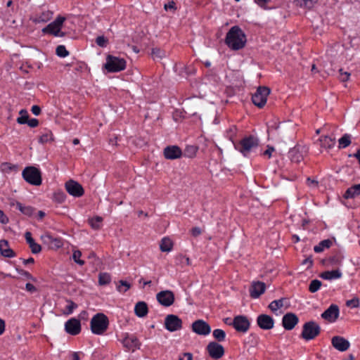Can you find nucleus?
Masks as SVG:
<instances>
[{
	"instance_id": "obj_41",
	"label": "nucleus",
	"mask_w": 360,
	"mask_h": 360,
	"mask_svg": "<svg viewBox=\"0 0 360 360\" xmlns=\"http://www.w3.org/2000/svg\"><path fill=\"white\" fill-rule=\"evenodd\" d=\"M110 276L108 273H101L98 276V283L101 285H105L110 282Z\"/></svg>"
},
{
	"instance_id": "obj_46",
	"label": "nucleus",
	"mask_w": 360,
	"mask_h": 360,
	"mask_svg": "<svg viewBox=\"0 0 360 360\" xmlns=\"http://www.w3.org/2000/svg\"><path fill=\"white\" fill-rule=\"evenodd\" d=\"M151 55L154 59L155 58H162L165 56V53L164 51L161 50L158 48H154L152 49Z\"/></svg>"
},
{
	"instance_id": "obj_44",
	"label": "nucleus",
	"mask_w": 360,
	"mask_h": 360,
	"mask_svg": "<svg viewBox=\"0 0 360 360\" xmlns=\"http://www.w3.org/2000/svg\"><path fill=\"white\" fill-rule=\"evenodd\" d=\"M214 338L219 342L224 341L226 337L225 332L221 329H215L213 331Z\"/></svg>"
},
{
	"instance_id": "obj_31",
	"label": "nucleus",
	"mask_w": 360,
	"mask_h": 360,
	"mask_svg": "<svg viewBox=\"0 0 360 360\" xmlns=\"http://www.w3.org/2000/svg\"><path fill=\"white\" fill-rule=\"evenodd\" d=\"M17 209H18L22 214L31 216L33 213V208L31 206H25L19 202L13 204Z\"/></svg>"
},
{
	"instance_id": "obj_17",
	"label": "nucleus",
	"mask_w": 360,
	"mask_h": 360,
	"mask_svg": "<svg viewBox=\"0 0 360 360\" xmlns=\"http://www.w3.org/2000/svg\"><path fill=\"white\" fill-rule=\"evenodd\" d=\"M65 331L71 335H77L81 332V324L79 320L72 318L65 323Z\"/></svg>"
},
{
	"instance_id": "obj_27",
	"label": "nucleus",
	"mask_w": 360,
	"mask_h": 360,
	"mask_svg": "<svg viewBox=\"0 0 360 360\" xmlns=\"http://www.w3.org/2000/svg\"><path fill=\"white\" fill-rule=\"evenodd\" d=\"M342 276V273L340 270H332L322 272L320 277L325 280H333L340 278Z\"/></svg>"
},
{
	"instance_id": "obj_2",
	"label": "nucleus",
	"mask_w": 360,
	"mask_h": 360,
	"mask_svg": "<svg viewBox=\"0 0 360 360\" xmlns=\"http://www.w3.org/2000/svg\"><path fill=\"white\" fill-rule=\"evenodd\" d=\"M230 140L234 143L232 135H230ZM233 144L236 150L244 156H247L250 151L259 146V139L254 136H248L243 138L238 144Z\"/></svg>"
},
{
	"instance_id": "obj_37",
	"label": "nucleus",
	"mask_w": 360,
	"mask_h": 360,
	"mask_svg": "<svg viewBox=\"0 0 360 360\" xmlns=\"http://www.w3.org/2000/svg\"><path fill=\"white\" fill-rule=\"evenodd\" d=\"M103 221V218L101 217H96L89 219V224L92 229L98 230L101 228Z\"/></svg>"
},
{
	"instance_id": "obj_23",
	"label": "nucleus",
	"mask_w": 360,
	"mask_h": 360,
	"mask_svg": "<svg viewBox=\"0 0 360 360\" xmlns=\"http://www.w3.org/2000/svg\"><path fill=\"white\" fill-rule=\"evenodd\" d=\"M164 156L167 160L178 159L182 156L183 152L177 146H169L164 149Z\"/></svg>"
},
{
	"instance_id": "obj_52",
	"label": "nucleus",
	"mask_w": 360,
	"mask_h": 360,
	"mask_svg": "<svg viewBox=\"0 0 360 360\" xmlns=\"http://www.w3.org/2000/svg\"><path fill=\"white\" fill-rule=\"evenodd\" d=\"M53 135L51 132H47L42 134L39 138V141L41 143H47L53 139Z\"/></svg>"
},
{
	"instance_id": "obj_22",
	"label": "nucleus",
	"mask_w": 360,
	"mask_h": 360,
	"mask_svg": "<svg viewBox=\"0 0 360 360\" xmlns=\"http://www.w3.org/2000/svg\"><path fill=\"white\" fill-rule=\"evenodd\" d=\"M339 316V307L336 304H331L322 314L321 318L328 322H334Z\"/></svg>"
},
{
	"instance_id": "obj_57",
	"label": "nucleus",
	"mask_w": 360,
	"mask_h": 360,
	"mask_svg": "<svg viewBox=\"0 0 360 360\" xmlns=\"http://www.w3.org/2000/svg\"><path fill=\"white\" fill-rule=\"evenodd\" d=\"M179 360H193V354L190 352H185L179 356Z\"/></svg>"
},
{
	"instance_id": "obj_7",
	"label": "nucleus",
	"mask_w": 360,
	"mask_h": 360,
	"mask_svg": "<svg viewBox=\"0 0 360 360\" xmlns=\"http://www.w3.org/2000/svg\"><path fill=\"white\" fill-rule=\"evenodd\" d=\"M126 67V61L123 58L108 56L105 64V69L110 72L123 70Z\"/></svg>"
},
{
	"instance_id": "obj_49",
	"label": "nucleus",
	"mask_w": 360,
	"mask_h": 360,
	"mask_svg": "<svg viewBox=\"0 0 360 360\" xmlns=\"http://www.w3.org/2000/svg\"><path fill=\"white\" fill-rule=\"evenodd\" d=\"M56 54L60 57H66L69 55V52L63 45L58 46L56 50Z\"/></svg>"
},
{
	"instance_id": "obj_8",
	"label": "nucleus",
	"mask_w": 360,
	"mask_h": 360,
	"mask_svg": "<svg viewBox=\"0 0 360 360\" xmlns=\"http://www.w3.org/2000/svg\"><path fill=\"white\" fill-rule=\"evenodd\" d=\"M65 20V18L64 17H57L53 22L49 24L42 30L43 32L50 33L56 37H64L65 33L60 32V30Z\"/></svg>"
},
{
	"instance_id": "obj_33",
	"label": "nucleus",
	"mask_w": 360,
	"mask_h": 360,
	"mask_svg": "<svg viewBox=\"0 0 360 360\" xmlns=\"http://www.w3.org/2000/svg\"><path fill=\"white\" fill-rule=\"evenodd\" d=\"M173 243L172 240L168 238H164L162 239L160 248L162 252H170L172 249Z\"/></svg>"
},
{
	"instance_id": "obj_45",
	"label": "nucleus",
	"mask_w": 360,
	"mask_h": 360,
	"mask_svg": "<svg viewBox=\"0 0 360 360\" xmlns=\"http://www.w3.org/2000/svg\"><path fill=\"white\" fill-rule=\"evenodd\" d=\"M130 287L131 285L128 282L122 280L120 281L119 285H117V288L119 292H125L130 288Z\"/></svg>"
},
{
	"instance_id": "obj_56",
	"label": "nucleus",
	"mask_w": 360,
	"mask_h": 360,
	"mask_svg": "<svg viewBox=\"0 0 360 360\" xmlns=\"http://www.w3.org/2000/svg\"><path fill=\"white\" fill-rule=\"evenodd\" d=\"M339 72V79L341 82H346L349 79L350 74L348 72H343L342 69H340Z\"/></svg>"
},
{
	"instance_id": "obj_35",
	"label": "nucleus",
	"mask_w": 360,
	"mask_h": 360,
	"mask_svg": "<svg viewBox=\"0 0 360 360\" xmlns=\"http://www.w3.org/2000/svg\"><path fill=\"white\" fill-rule=\"evenodd\" d=\"M332 245V241L329 239L321 241L319 245H316L314 248V252H321L325 248H329Z\"/></svg>"
},
{
	"instance_id": "obj_48",
	"label": "nucleus",
	"mask_w": 360,
	"mask_h": 360,
	"mask_svg": "<svg viewBox=\"0 0 360 360\" xmlns=\"http://www.w3.org/2000/svg\"><path fill=\"white\" fill-rule=\"evenodd\" d=\"M176 260L178 261V264L181 266H189L191 265V260L188 257L184 256L182 255H179L176 257Z\"/></svg>"
},
{
	"instance_id": "obj_28",
	"label": "nucleus",
	"mask_w": 360,
	"mask_h": 360,
	"mask_svg": "<svg viewBox=\"0 0 360 360\" xmlns=\"http://www.w3.org/2000/svg\"><path fill=\"white\" fill-rule=\"evenodd\" d=\"M360 195V184H355L350 188H349L345 193L344 194V198H354L356 196Z\"/></svg>"
},
{
	"instance_id": "obj_60",
	"label": "nucleus",
	"mask_w": 360,
	"mask_h": 360,
	"mask_svg": "<svg viewBox=\"0 0 360 360\" xmlns=\"http://www.w3.org/2000/svg\"><path fill=\"white\" fill-rule=\"evenodd\" d=\"M25 289L30 292H34L37 291L36 287L32 283H27L25 285Z\"/></svg>"
},
{
	"instance_id": "obj_36",
	"label": "nucleus",
	"mask_w": 360,
	"mask_h": 360,
	"mask_svg": "<svg viewBox=\"0 0 360 360\" xmlns=\"http://www.w3.org/2000/svg\"><path fill=\"white\" fill-rule=\"evenodd\" d=\"M197 151H198V148L196 146H187L186 147L182 155L189 158H193V157L195 156Z\"/></svg>"
},
{
	"instance_id": "obj_14",
	"label": "nucleus",
	"mask_w": 360,
	"mask_h": 360,
	"mask_svg": "<svg viewBox=\"0 0 360 360\" xmlns=\"http://www.w3.org/2000/svg\"><path fill=\"white\" fill-rule=\"evenodd\" d=\"M207 351L214 359H219L224 354L223 346L216 342H210L207 346Z\"/></svg>"
},
{
	"instance_id": "obj_63",
	"label": "nucleus",
	"mask_w": 360,
	"mask_h": 360,
	"mask_svg": "<svg viewBox=\"0 0 360 360\" xmlns=\"http://www.w3.org/2000/svg\"><path fill=\"white\" fill-rule=\"evenodd\" d=\"M201 230L200 228L198 227H194L191 229V234L194 236V237H197L198 236H200L201 234Z\"/></svg>"
},
{
	"instance_id": "obj_40",
	"label": "nucleus",
	"mask_w": 360,
	"mask_h": 360,
	"mask_svg": "<svg viewBox=\"0 0 360 360\" xmlns=\"http://www.w3.org/2000/svg\"><path fill=\"white\" fill-rule=\"evenodd\" d=\"M322 285L321 281L317 279L312 280L309 286V290L314 293L317 292Z\"/></svg>"
},
{
	"instance_id": "obj_9",
	"label": "nucleus",
	"mask_w": 360,
	"mask_h": 360,
	"mask_svg": "<svg viewBox=\"0 0 360 360\" xmlns=\"http://www.w3.org/2000/svg\"><path fill=\"white\" fill-rule=\"evenodd\" d=\"M269 94L270 89L268 87L259 86L252 95V103L259 108H262L266 104Z\"/></svg>"
},
{
	"instance_id": "obj_50",
	"label": "nucleus",
	"mask_w": 360,
	"mask_h": 360,
	"mask_svg": "<svg viewBox=\"0 0 360 360\" xmlns=\"http://www.w3.org/2000/svg\"><path fill=\"white\" fill-rule=\"evenodd\" d=\"M82 256V252L79 250H75L72 254V259L73 260L80 266H82L84 264V261L80 259V257Z\"/></svg>"
},
{
	"instance_id": "obj_43",
	"label": "nucleus",
	"mask_w": 360,
	"mask_h": 360,
	"mask_svg": "<svg viewBox=\"0 0 360 360\" xmlns=\"http://www.w3.org/2000/svg\"><path fill=\"white\" fill-rule=\"evenodd\" d=\"M295 4L300 7L311 8L314 5V0H295Z\"/></svg>"
},
{
	"instance_id": "obj_62",
	"label": "nucleus",
	"mask_w": 360,
	"mask_h": 360,
	"mask_svg": "<svg viewBox=\"0 0 360 360\" xmlns=\"http://www.w3.org/2000/svg\"><path fill=\"white\" fill-rule=\"evenodd\" d=\"M31 111L34 115H39L41 113V108L39 105H33Z\"/></svg>"
},
{
	"instance_id": "obj_59",
	"label": "nucleus",
	"mask_w": 360,
	"mask_h": 360,
	"mask_svg": "<svg viewBox=\"0 0 360 360\" xmlns=\"http://www.w3.org/2000/svg\"><path fill=\"white\" fill-rule=\"evenodd\" d=\"M275 150L273 146H268L267 149L263 153L264 155L268 156L269 158L271 157L272 153Z\"/></svg>"
},
{
	"instance_id": "obj_24",
	"label": "nucleus",
	"mask_w": 360,
	"mask_h": 360,
	"mask_svg": "<svg viewBox=\"0 0 360 360\" xmlns=\"http://www.w3.org/2000/svg\"><path fill=\"white\" fill-rule=\"evenodd\" d=\"M331 344L334 348L340 352L347 351L350 346L349 342L341 336L333 337Z\"/></svg>"
},
{
	"instance_id": "obj_55",
	"label": "nucleus",
	"mask_w": 360,
	"mask_h": 360,
	"mask_svg": "<svg viewBox=\"0 0 360 360\" xmlns=\"http://www.w3.org/2000/svg\"><path fill=\"white\" fill-rule=\"evenodd\" d=\"M96 44L101 47H105L108 44V40L103 36H99L96 39Z\"/></svg>"
},
{
	"instance_id": "obj_25",
	"label": "nucleus",
	"mask_w": 360,
	"mask_h": 360,
	"mask_svg": "<svg viewBox=\"0 0 360 360\" xmlns=\"http://www.w3.org/2000/svg\"><path fill=\"white\" fill-rule=\"evenodd\" d=\"M0 254L5 257H14L15 253L10 248L8 240H0Z\"/></svg>"
},
{
	"instance_id": "obj_11",
	"label": "nucleus",
	"mask_w": 360,
	"mask_h": 360,
	"mask_svg": "<svg viewBox=\"0 0 360 360\" xmlns=\"http://www.w3.org/2000/svg\"><path fill=\"white\" fill-rule=\"evenodd\" d=\"M165 327L169 332L181 329L182 321L176 315L169 314L165 319Z\"/></svg>"
},
{
	"instance_id": "obj_13",
	"label": "nucleus",
	"mask_w": 360,
	"mask_h": 360,
	"mask_svg": "<svg viewBox=\"0 0 360 360\" xmlns=\"http://www.w3.org/2000/svg\"><path fill=\"white\" fill-rule=\"evenodd\" d=\"M65 189L70 195L77 198L82 196L84 193L82 185L74 180L65 183Z\"/></svg>"
},
{
	"instance_id": "obj_39",
	"label": "nucleus",
	"mask_w": 360,
	"mask_h": 360,
	"mask_svg": "<svg viewBox=\"0 0 360 360\" xmlns=\"http://www.w3.org/2000/svg\"><path fill=\"white\" fill-rule=\"evenodd\" d=\"M339 148H345L350 145L351 143V136L349 134H345L342 137H341L339 141Z\"/></svg>"
},
{
	"instance_id": "obj_47",
	"label": "nucleus",
	"mask_w": 360,
	"mask_h": 360,
	"mask_svg": "<svg viewBox=\"0 0 360 360\" xmlns=\"http://www.w3.org/2000/svg\"><path fill=\"white\" fill-rule=\"evenodd\" d=\"M65 198H66V195L63 191L56 192L53 195V200L58 203L63 202L65 201Z\"/></svg>"
},
{
	"instance_id": "obj_58",
	"label": "nucleus",
	"mask_w": 360,
	"mask_h": 360,
	"mask_svg": "<svg viewBox=\"0 0 360 360\" xmlns=\"http://www.w3.org/2000/svg\"><path fill=\"white\" fill-rule=\"evenodd\" d=\"M26 124H27L30 127L34 128L39 125V121L35 118H32L30 120L28 119V122H27Z\"/></svg>"
},
{
	"instance_id": "obj_19",
	"label": "nucleus",
	"mask_w": 360,
	"mask_h": 360,
	"mask_svg": "<svg viewBox=\"0 0 360 360\" xmlns=\"http://www.w3.org/2000/svg\"><path fill=\"white\" fill-rule=\"evenodd\" d=\"M232 326L237 331L245 333L250 328V322L247 317L237 316L234 318Z\"/></svg>"
},
{
	"instance_id": "obj_26",
	"label": "nucleus",
	"mask_w": 360,
	"mask_h": 360,
	"mask_svg": "<svg viewBox=\"0 0 360 360\" xmlns=\"http://www.w3.org/2000/svg\"><path fill=\"white\" fill-rule=\"evenodd\" d=\"M148 312V305L145 302H138L134 307L135 314L141 318L145 317Z\"/></svg>"
},
{
	"instance_id": "obj_54",
	"label": "nucleus",
	"mask_w": 360,
	"mask_h": 360,
	"mask_svg": "<svg viewBox=\"0 0 360 360\" xmlns=\"http://www.w3.org/2000/svg\"><path fill=\"white\" fill-rule=\"evenodd\" d=\"M0 168L3 172H9L11 170L15 168V166L8 162H4L1 165Z\"/></svg>"
},
{
	"instance_id": "obj_1",
	"label": "nucleus",
	"mask_w": 360,
	"mask_h": 360,
	"mask_svg": "<svg viewBox=\"0 0 360 360\" xmlns=\"http://www.w3.org/2000/svg\"><path fill=\"white\" fill-rule=\"evenodd\" d=\"M246 35L237 25L232 27L226 34L225 44L232 50H240L246 44Z\"/></svg>"
},
{
	"instance_id": "obj_5",
	"label": "nucleus",
	"mask_w": 360,
	"mask_h": 360,
	"mask_svg": "<svg viewBox=\"0 0 360 360\" xmlns=\"http://www.w3.org/2000/svg\"><path fill=\"white\" fill-rule=\"evenodd\" d=\"M321 333L320 326L315 321L306 322L302 327L301 338L309 341L316 338Z\"/></svg>"
},
{
	"instance_id": "obj_42",
	"label": "nucleus",
	"mask_w": 360,
	"mask_h": 360,
	"mask_svg": "<svg viewBox=\"0 0 360 360\" xmlns=\"http://www.w3.org/2000/svg\"><path fill=\"white\" fill-rule=\"evenodd\" d=\"M66 302H68V305L66 306L63 314L70 315L73 312L74 309L77 307V304L70 300H67Z\"/></svg>"
},
{
	"instance_id": "obj_18",
	"label": "nucleus",
	"mask_w": 360,
	"mask_h": 360,
	"mask_svg": "<svg viewBox=\"0 0 360 360\" xmlns=\"http://www.w3.org/2000/svg\"><path fill=\"white\" fill-rule=\"evenodd\" d=\"M298 321L297 316L294 313L289 312L283 316L282 326L285 330H290L295 328Z\"/></svg>"
},
{
	"instance_id": "obj_20",
	"label": "nucleus",
	"mask_w": 360,
	"mask_h": 360,
	"mask_svg": "<svg viewBox=\"0 0 360 360\" xmlns=\"http://www.w3.org/2000/svg\"><path fill=\"white\" fill-rule=\"evenodd\" d=\"M258 326L263 330H270L274 326V319L267 314H260L257 318Z\"/></svg>"
},
{
	"instance_id": "obj_10",
	"label": "nucleus",
	"mask_w": 360,
	"mask_h": 360,
	"mask_svg": "<svg viewBox=\"0 0 360 360\" xmlns=\"http://www.w3.org/2000/svg\"><path fill=\"white\" fill-rule=\"evenodd\" d=\"M307 150L304 146L297 144L288 152V158L292 162L300 163L304 160Z\"/></svg>"
},
{
	"instance_id": "obj_53",
	"label": "nucleus",
	"mask_w": 360,
	"mask_h": 360,
	"mask_svg": "<svg viewBox=\"0 0 360 360\" xmlns=\"http://www.w3.org/2000/svg\"><path fill=\"white\" fill-rule=\"evenodd\" d=\"M29 246L33 254H37L40 252L41 250V245L35 243V241H34L33 243H30Z\"/></svg>"
},
{
	"instance_id": "obj_30",
	"label": "nucleus",
	"mask_w": 360,
	"mask_h": 360,
	"mask_svg": "<svg viewBox=\"0 0 360 360\" xmlns=\"http://www.w3.org/2000/svg\"><path fill=\"white\" fill-rule=\"evenodd\" d=\"M53 16V12L50 11H46L42 12L39 15L37 16L34 19V22L36 23L46 22L49 21Z\"/></svg>"
},
{
	"instance_id": "obj_21",
	"label": "nucleus",
	"mask_w": 360,
	"mask_h": 360,
	"mask_svg": "<svg viewBox=\"0 0 360 360\" xmlns=\"http://www.w3.org/2000/svg\"><path fill=\"white\" fill-rule=\"evenodd\" d=\"M266 290V285L261 281H254L250 287V295L252 298L257 299L262 295Z\"/></svg>"
},
{
	"instance_id": "obj_16",
	"label": "nucleus",
	"mask_w": 360,
	"mask_h": 360,
	"mask_svg": "<svg viewBox=\"0 0 360 360\" xmlns=\"http://www.w3.org/2000/svg\"><path fill=\"white\" fill-rule=\"evenodd\" d=\"M123 346L129 351L134 352L140 348L141 343L134 335L126 334L122 341Z\"/></svg>"
},
{
	"instance_id": "obj_6",
	"label": "nucleus",
	"mask_w": 360,
	"mask_h": 360,
	"mask_svg": "<svg viewBox=\"0 0 360 360\" xmlns=\"http://www.w3.org/2000/svg\"><path fill=\"white\" fill-rule=\"evenodd\" d=\"M24 179L29 184L34 186L41 184V176L40 171L32 166L27 167L22 171Z\"/></svg>"
},
{
	"instance_id": "obj_32",
	"label": "nucleus",
	"mask_w": 360,
	"mask_h": 360,
	"mask_svg": "<svg viewBox=\"0 0 360 360\" xmlns=\"http://www.w3.org/2000/svg\"><path fill=\"white\" fill-rule=\"evenodd\" d=\"M319 141L321 142V146L326 148H331L335 143V139H332L327 136L321 137Z\"/></svg>"
},
{
	"instance_id": "obj_38",
	"label": "nucleus",
	"mask_w": 360,
	"mask_h": 360,
	"mask_svg": "<svg viewBox=\"0 0 360 360\" xmlns=\"http://www.w3.org/2000/svg\"><path fill=\"white\" fill-rule=\"evenodd\" d=\"M20 117L17 118V122L20 124H24L28 122L29 115L25 109H22L19 112Z\"/></svg>"
},
{
	"instance_id": "obj_3",
	"label": "nucleus",
	"mask_w": 360,
	"mask_h": 360,
	"mask_svg": "<svg viewBox=\"0 0 360 360\" xmlns=\"http://www.w3.org/2000/svg\"><path fill=\"white\" fill-rule=\"evenodd\" d=\"M108 326V318L103 313L96 314L90 321L91 330L95 335H103L107 330Z\"/></svg>"
},
{
	"instance_id": "obj_15",
	"label": "nucleus",
	"mask_w": 360,
	"mask_h": 360,
	"mask_svg": "<svg viewBox=\"0 0 360 360\" xmlns=\"http://www.w3.org/2000/svg\"><path fill=\"white\" fill-rule=\"evenodd\" d=\"M192 330L198 335H207L210 333L211 328L205 321L199 319L192 323Z\"/></svg>"
},
{
	"instance_id": "obj_29",
	"label": "nucleus",
	"mask_w": 360,
	"mask_h": 360,
	"mask_svg": "<svg viewBox=\"0 0 360 360\" xmlns=\"http://www.w3.org/2000/svg\"><path fill=\"white\" fill-rule=\"evenodd\" d=\"M42 238L47 243H50L53 244L54 247L56 248H59L63 246V243L61 239L58 238H53L50 234H45L42 236Z\"/></svg>"
},
{
	"instance_id": "obj_61",
	"label": "nucleus",
	"mask_w": 360,
	"mask_h": 360,
	"mask_svg": "<svg viewBox=\"0 0 360 360\" xmlns=\"http://www.w3.org/2000/svg\"><path fill=\"white\" fill-rule=\"evenodd\" d=\"M25 237L26 239L27 243L30 245V243H33L34 240L32 237V234L30 232L27 231L25 234Z\"/></svg>"
},
{
	"instance_id": "obj_12",
	"label": "nucleus",
	"mask_w": 360,
	"mask_h": 360,
	"mask_svg": "<svg viewBox=\"0 0 360 360\" xmlns=\"http://www.w3.org/2000/svg\"><path fill=\"white\" fill-rule=\"evenodd\" d=\"M158 302L164 307H169L174 302V294L171 290H162L156 295Z\"/></svg>"
},
{
	"instance_id": "obj_51",
	"label": "nucleus",
	"mask_w": 360,
	"mask_h": 360,
	"mask_svg": "<svg viewBox=\"0 0 360 360\" xmlns=\"http://www.w3.org/2000/svg\"><path fill=\"white\" fill-rule=\"evenodd\" d=\"M360 301L358 297H354L352 300H347L346 302V305L348 307L357 308L359 307Z\"/></svg>"
},
{
	"instance_id": "obj_34",
	"label": "nucleus",
	"mask_w": 360,
	"mask_h": 360,
	"mask_svg": "<svg viewBox=\"0 0 360 360\" xmlns=\"http://www.w3.org/2000/svg\"><path fill=\"white\" fill-rule=\"evenodd\" d=\"M285 300V298L274 300L269 304V308L271 311L275 312L283 307Z\"/></svg>"
},
{
	"instance_id": "obj_64",
	"label": "nucleus",
	"mask_w": 360,
	"mask_h": 360,
	"mask_svg": "<svg viewBox=\"0 0 360 360\" xmlns=\"http://www.w3.org/2000/svg\"><path fill=\"white\" fill-rule=\"evenodd\" d=\"M270 1L271 0H255V2L262 8H265L266 4Z\"/></svg>"
},
{
	"instance_id": "obj_4",
	"label": "nucleus",
	"mask_w": 360,
	"mask_h": 360,
	"mask_svg": "<svg viewBox=\"0 0 360 360\" xmlns=\"http://www.w3.org/2000/svg\"><path fill=\"white\" fill-rule=\"evenodd\" d=\"M295 127L291 122L274 123L268 127V134L276 133L278 136L285 137L294 133Z\"/></svg>"
}]
</instances>
